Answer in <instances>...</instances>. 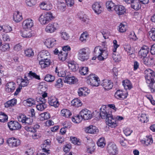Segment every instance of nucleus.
<instances>
[{
    "label": "nucleus",
    "mask_w": 155,
    "mask_h": 155,
    "mask_svg": "<svg viewBox=\"0 0 155 155\" xmlns=\"http://www.w3.org/2000/svg\"><path fill=\"white\" fill-rule=\"evenodd\" d=\"M35 78L38 80H40L39 76L37 75L35 73L30 71L28 74L27 76H25L24 78H21L19 80L21 82L20 85L22 87L27 86L29 83V81Z\"/></svg>",
    "instance_id": "f257e3e1"
},
{
    "label": "nucleus",
    "mask_w": 155,
    "mask_h": 155,
    "mask_svg": "<svg viewBox=\"0 0 155 155\" xmlns=\"http://www.w3.org/2000/svg\"><path fill=\"white\" fill-rule=\"evenodd\" d=\"M94 54L100 61L104 60L107 58L108 56L107 51L99 46H97L95 48Z\"/></svg>",
    "instance_id": "f03ea898"
},
{
    "label": "nucleus",
    "mask_w": 155,
    "mask_h": 155,
    "mask_svg": "<svg viewBox=\"0 0 155 155\" xmlns=\"http://www.w3.org/2000/svg\"><path fill=\"white\" fill-rule=\"evenodd\" d=\"M54 18L55 17L51 12H48L41 15L39 18L38 20L41 25H45Z\"/></svg>",
    "instance_id": "7ed1b4c3"
},
{
    "label": "nucleus",
    "mask_w": 155,
    "mask_h": 155,
    "mask_svg": "<svg viewBox=\"0 0 155 155\" xmlns=\"http://www.w3.org/2000/svg\"><path fill=\"white\" fill-rule=\"evenodd\" d=\"M90 53L89 48H81L78 51V58L82 61H86L89 58Z\"/></svg>",
    "instance_id": "20e7f679"
},
{
    "label": "nucleus",
    "mask_w": 155,
    "mask_h": 155,
    "mask_svg": "<svg viewBox=\"0 0 155 155\" xmlns=\"http://www.w3.org/2000/svg\"><path fill=\"white\" fill-rule=\"evenodd\" d=\"M48 94L47 93H44L41 95V97L38 99L39 104L36 106V108L38 110L43 111L47 107L46 104Z\"/></svg>",
    "instance_id": "39448f33"
},
{
    "label": "nucleus",
    "mask_w": 155,
    "mask_h": 155,
    "mask_svg": "<svg viewBox=\"0 0 155 155\" xmlns=\"http://www.w3.org/2000/svg\"><path fill=\"white\" fill-rule=\"evenodd\" d=\"M145 77L147 84L155 81V76L154 71L150 69L146 70L144 71Z\"/></svg>",
    "instance_id": "423d86ee"
},
{
    "label": "nucleus",
    "mask_w": 155,
    "mask_h": 155,
    "mask_svg": "<svg viewBox=\"0 0 155 155\" xmlns=\"http://www.w3.org/2000/svg\"><path fill=\"white\" fill-rule=\"evenodd\" d=\"M100 82L99 78L94 74H91L87 77V82L91 86L97 87Z\"/></svg>",
    "instance_id": "0eeeda50"
},
{
    "label": "nucleus",
    "mask_w": 155,
    "mask_h": 155,
    "mask_svg": "<svg viewBox=\"0 0 155 155\" xmlns=\"http://www.w3.org/2000/svg\"><path fill=\"white\" fill-rule=\"evenodd\" d=\"M107 150L110 155H115L118 153V149L116 144L113 142L109 143L107 145Z\"/></svg>",
    "instance_id": "6e6552de"
},
{
    "label": "nucleus",
    "mask_w": 155,
    "mask_h": 155,
    "mask_svg": "<svg viewBox=\"0 0 155 155\" xmlns=\"http://www.w3.org/2000/svg\"><path fill=\"white\" fill-rule=\"evenodd\" d=\"M79 114L84 120L90 119L92 117L91 111L86 108L82 109L80 111Z\"/></svg>",
    "instance_id": "1a4fd4ad"
},
{
    "label": "nucleus",
    "mask_w": 155,
    "mask_h": 155,
    "mask_svg": "<svg viewBox=\"0 0 155 155\" xmlns=\"http://www.w3.org/2000/svg\"><path fill=\"white\" fill-rule=\"evenodd\" d=\"M59 27V25L56 23H50L46 26L45 31L47 33H52L55 32Z\"/></svg>",
    "instance_id": "9d476101"
},
{
    "label": "nucleus",
    "mask_w": 155,
    "mask_h": 155,
    "mask_svg": "<svg viewBox=\"0 0 155 155\" xmlns=\"http://www.w3.org/2000/svg\"><path fill=\"white\" fill-rule=\"evenodd\" d=\"M17 119L19 122L26 124L31 125L33 122L32 119L27 117L25 115L23 114H19L18 117Z\"/></svg>",
    "instance_id": "9b49d317"
},
{
    "label": "nucleus",
    "mask_w": 155,
    "mask_h": 155,
    "mask_svg": "<svg viewBox=\"0 0 155 155\" xmlns=\"http://www.w3.org/2000/svg\"><path fill=\"white\" fill-rule=\"evenodd\" d=\"M7 143L9 146L13 147L19 146L21 144V142L18 139L12 137L7 139Z\"/></svg>",
    "instance_id": "f8f14e48"
},
{
    "label": "nucleus",
    "mask_w": 155,
    "mask_h": 155,
    "mask_svg": "<svg viewBox=\"0 0 155 155\" xmlns=\"http://www.w3.org/2000/svg\"><path fill=\"white\" fill-rule=\"evenodd\" d=\"M108 117L106 118L107 124L111 127H114L117 126L116 119L112 114H109Z\"/></svg>",
    "instance_id": "ddd939ff"
},
{
    "label": "nucleus",
    "mask_w": 155,
    "mask_h": 155,
    "mask_svg": "<svg viewBox=\"0 0 155 155\" xmlns=\"http://www.w3.org/2000/svg\"><path fill=\"white\" fill-rule=\"evenodd\" d=\"M149 51V49L146 46L142 47L139 51V56L142 59L148 56V53Z\"/></svg>",
    "instance_id": "4468645a"
},
{
    "label": "nucleus",
    "mask_w": 155,
    "mask_h": 155,
    "mask_svg": "<svg viewBox=\"0 0 155 155\" xmlns=\"http://www.w3.org/2000/svg\"><path fill=\"white\" fill-rule=\"evenodd\" d=\"M33 26V21L30 18L25 20L22 23V26L24 29H31V28Z\"/></svg>",
    "instance_id": "2eb2a0df"
},
{
    "label": "nucleus",
    "mask_w": 155,
    "mask_h": 155,
    "mask_svg": "<svg viewBox=\"0 0 155 155\" xmlns=\"http://www.w3.org/2000/svg\"><path fill=\"white\" fill-rule=\"evenodd\" d=\"M92 8L95 12L97 14H100L103 10L102 4L99 2H94L92 5Z\"/></svg>",
    "instance_id": "dca6fc26"
},
{
    "label": "nucleus",
    "mask_w": 155,
    "mask_h": 155,
    "mask_svg": "<svg viewBox=\"0 0 155 155\" xmlns=\"http://www.w3.org/2000/svg\"><path fill=\"white\" fill-rule=\"evenodd\" d=\"M8 126L11 130H18L21 128V125L17 121H11L8 123Z\"/></svg>",
    "instance_id": "f3484780"
},
{
    "label": "nucleus",
    "mask_w": 155,
    "mask_h": 155,
    "mask_svg": "<svg viewBox=\"0 0 155 155\" xmlns=\"http://www.w3.org/2000/svg\"><path fill=\"white\" fill-rule=\"evenodd\" d=\"M57 44V41L55 38H49L46 39L45 44L48 48H52Z\"/></svg>",
    "instance_id": "a211bd4d"
},
{
    "label": "nucleus",
    "mask_w": 155,
    "mask_h": 155,
    "mask_svg": "<svg viewBox=\"0 0 155 155\" xmlns=\"http://www.w3.org/2000/svg\"><path fill=\"white\" fill-rule=\"evenodd\" d=\"M48 102L49 104L55 108L58 107L60 104L58 99L54 97H49L48 99Z\"/></svg>",
    "instance_id": "6ab92c4d"
},
{
    "label": "nucleus",
    "mask_w": 155,
    "mask_h": 155,
    "mask_svg": "<svg viewBox=\"0 0 155 155\" xmlns=\"http://www.w3.org/2000/svg\"><path fill=\"white\" fill-rule=\"evenodd\" d=\"M128 93L126 91L121 90H118L115 93V97L119 99H124L127 98Z\"/></svg>",
    "instance_id": "aec40b11"
},
{
    "label": "nucleus",
    "mask_w": 155,
    "mask_h": 155,
    "mask_svg": "<svg viewBox=\"0 0 155 155\" xmlns=\"http://www.w3.org/2000/svg\"><path fill=\"white\" fill-rule=\"evenodd\" d=\"M101 86L105 90H109L111 89L113 86V83L108 79L103 80L101 83Z\"/></svg>",
    "instance_id": "412c9836"
},
{
    "label": "nucleus",
    "mask_w": 155,
    "mask_h": 155,
    "mask_svg": "<svg viewBox=\"0 0 155 155\" xmlns=\"http://www.w3.org/2000/svg\"><path fill=\"white\" fill-rule=\"evenodd\" d=\"M41 59L46 60L50 59V54L47 51L43 50L41 51L38 55V59L40 60Z\"/></svg>",
    "instance_id": "4be33fe9"
},
{
    "label": "nucleus",
    "mask_w": 155,
    "mask_h": 155,
    "mask_svg": "<svg viewBox=\"0 0 155 155\" xmlns=\"http://www.w3.org/2000/svg\"><path fill=\"white\" fill-rule=\"evenodd\" d=\"M78 93L79 96L85 97L90 93V91L86 87H81L78 89Z\"/></svg>",
    "instance_id": "5701e85b"
},
{
    "label": "nucleus",
    "mask_w": 155,
    "mask_h": 155,
    "mask_svg": "<svg viewBox=\"0 0 155 155\" xmlns=\"http://www.w3.org/2000/svg\"><path fill=\"white\" fill-rule=\"evenodd\" d=\"M123 47L124 50L129 55L132 54L135 52V50L134 47H131L130 45L128 43L124 45Z\"/></svg>",
    "instance_id": "b1692460"
},
{
    "label": "nucleus",
    "mask_w": 155,
    "mask_h": 155,
    "mask_svg": "<svg viewBox=\"0 0 155 155\" xmlns=\"http://www.w3.org/2000/svg\"><path fill=\"white\" fill-rule=\"evenodd\" d=\"M106 107L105 105H103L100 109V116L102 118H107L109 114H111V112L107 113L106 110Z\"/></svg>",
    "instance_id": "393cba45"
},
{
    "label": "nucleus",
    "mask_w": 155,
    "mask_h": 155,
    "mask_svg": "<svg viewBox=\"0 0 155 155\" xmlns=\"http://www.w3.org/2000/svg\"><path fill=\"white\" fill-rule=\"evenodd\" d=\"M85 130L86 133L91 134H96L99 131L97 127L93 125H90L86 127Z\"/></svg>",
    "instance_id": "a878e982"
},
{
    "label": "nucleus",
    "mask_w": 155,
    "mask_h": 155,
    "mask_svg": "<svg viewBox=\"0 0 155 155\" xmlns=\"http://www.w3.org/2000/svg\"><path fill=\"white\" fill-rule=\"evenodd\" d=\"M114 10L116 13L119 15L124 14L126 12L124 7L122 5H116L114 7Z\"/></svg>",
    "instance_id": "bb28decb"
},
{
    "label": "nucleus",
    "mask_w": 155,
    "mask_h": 155,
    "mask_svg": "<svg viewBox=\"0 0 155 155\" xmlns=\"http://www.w3.org/2000/svg\"><path fill=\"white\" fill-rule=\"evenodd\" d=\"M16 87V84L13 82H10L7 84L6 85V91L7 92H13Z\"/></svg>",
    "instance_id": "cd10ccee"
},
{
    "label": "nucleus",
    "mask_w": 155,
    "mask_h": 155,
    "mask_svg": "<svg viewBox=\"0 0 155 155\" xmlns=\"http://www.w3.org/2000/svg\"><path fill=\"white\" fill-rule=\"evenodd\" d=\"M22 32L21 36L24 38H29L31 37L33 34V31L31 29H25Z\"/></svg>",
    "instance_id": "c85d7f7f"
},
{
    "label": "nucleus",
    "mask_w": 155,
    "mask_h": 155,
    "mask_svg": "<svg viewBox=\"0 0 155 155\" xmlns=\"http://www.w3.org/2000/svg\"><path fill=\"white\" fill-rule=\"evenodd\" d=\"M143 60L144 64L148 66L152 65L154 63L153 58L150 57L149 56L143 58Z\"/></svg>",
    "instance_id": "c756f323"
},
{
    "label": "nucleus",
    "mask_w": 155,
    "mask_h": 155,
    "mask_svg": "<svg viewBox=\"0 0 155 155\" xmlns=\"http://www.w3.org/2000/svg\"><path fill=\"white\" fill-rule=\"evenodd\" d=\"M23 17L22 14L19 11L15 12L13 14V20L16 22H18L22 19Z\"/></svg>",
    "instance_id": "7c9ffc66"
},
{
    "label": "nucleus",
    "mask_w": 155,
    "mask_h": 155,
    "mask_svg": "<svg viewBox=\"0 0 155 155\" xmlns=\"http://www.w3.org/2000/svg\"><path fill=\"white\" fill-rule=\"evenodd\" d=\"M50 144V141L48 139L45 140L42 145V150L44 152L49 153V150L48 149L49 145Z\"/></svg>",
    "instance_id": "2f4dec72"
},
{
    "label": "nucleus",
    "mask_w": 155,
    "mask_h": 155,
    "mask_svg": "<svg viewBox=\"0 0 155 155\" xmlns=\"http://www.w3.org/2000/svg\"><path fill=\"white\" fill-rule=\"evenodd\" d=\"M77 81V79L74 77H69L68 76H66L64 80L65 83L69 84L75 83Z\"/></svg>",
    "instance_id": "473e14b6"
},
{
    "label": "nucleus",
    "mask_w": 155,
    "mask_h": 155,
    "mask_svg": "<svg viewBox=\"0 0 155 155\" xmlns=\"http://www.w3.org/2000/svg\"><path fill=\"white\" fill-rule=\"evenodd\" d=\"M55 74L59 77H64L68 75L66 71H62L60 69L58 68L57 67L55 68Z\"/></svg>",
    "instance_id": "72a5a7b5"
},
{
    "label": "nucleus",
    "mask_w": 155,
    "mask_h": 155,
    "mask_svg": "<svg viewBox=\"0 0 155 155\" xmlns=\"http://www.w3.org/2000/svg\"><path fill=\"white\" fill-rule=\"evenodd\" d=\"M39 60V63L41 68H45L48 67L50 64V59H41Z\"/></svg>",
    "instance_id": "f704fd0d"
},
{
    "label": "nucleus",
    "mask_w": 155,
    "mask_h": 155,
    "mask_svg": "<svg viewBox=\"0 0 155 155\" xmlns=\"http://www.w3.org/2000/svg\"><path fill=\"white\" fill-rule=\"evenodd\" d=\"M122 83L124 89L126 90H130L133 87L131 83L128 80L126 79L123 81Z\"/></svg>",
    "instance_id": "c9c22d12"
},
{
    "label": "nucleus",
    "mask_w": 155,
    "mask_h": 155,
    "mask_svg": "<svg viewBox=\"0 0 155 155\" xmlns=\"http://www.w3.org/2000/svg\"><path fill=\"white\" fill-rule=\"evenodd\" d=\"M153 142L152 138L151 136H146L143 140L142 143L146 146H149L151 145Z\"/></svg>",
    "instance_id": "e433bc0d"
},
{
    "label": "nucleus",
    "mask_w": 155,
    "mask_h": 155,
    "mask_svg": "<svg viewBox=\"0 0 155 155\" xmlns=\"http://www.w3.org/2000/svg\"><path fill=\"white\" fill-rule=\"evenodd\" d=\"M116 5L111 1H108L106 3V7L109 11L114 10V7Z\"/></svg>",
    "instance_id": "4c0bfd02"
},
{
    "label": "nucleus",
    "mask_w": 155,
    "mask_h": 155,
    "mask_svg": "<svg viewBox=\"0 0 155 155\" xmlns=\"http://www.w3.org/2000/svg\"><path fill=\"white\" fill-rule=\"evenodd\" d=\"M23 103L25 106L30 107L35 105V102L34 99L30 98L24 100Z\"/></svg>",
    "instance_id": "58836bf2"
},
{
    "label": "nucleus",
    "mask_w": 155,
    "mask_h": 155,
    "mask_svg": "<svg viewBox=\"0 0 155 155\" xmlns=\"http://www.w3.org/2000/svg\"><path fill=\"white\" fill-rule=\"evenodd\" d=\"M16 99L15 98L12 99L6 102L5 104V106L7 108L12 107L16 104Z\"/></svg>",
    "instance_id": "ea45409f"
},
{
    "label": "nucleus",
    "mask_w": 155,
    "mask_h": 155,
    "mask_svg": "<svg viewBox=\"0 0 155 155\" xmlns=\"http://www.w3.org/2000/svg\"><path fill=\"white\" fill-rule=\"evenodd\" d=\"M127 29V26L126 23H121L118 27V30L120 33H124Z\"/></svg>",
    "instance_id": "a19ab883"
},
{
    "label": "nucleus",
    "mask_w": 155,
    "mask_h": 155,
    "mask_svg": "<svg viewBox=\"0 0 155 155\" xmlns=\"http://www.w3.org/2000/svg\"><path fill=\"white\" fill-rule=\"evenodd\" d=\"M69 68L73 71H75L78 68V66L74 61H71L68 63Z\"/></svg>",
    "instance_id": "79ce46f5"
},
{
    "label": "nucleus",
    "mask_w": 155,
    "mask_h": 155,
    "mask_svg": "<svg viewBox=\"0 0 155 155\" xmlns=\"http://www.w3.org/2000/svg\"><path fill=\"white\" fill-rule=\"evenodd\" d=\"M131 4V8L137 10H138L141 7L139 2L137 0H134Z\"/></svg>",
    "instance_id": "37998d69"
},
{
    "label": "nucleus",
    "mask_w": 155,
    "mask_h": 155,
    "mask_svg": "<svg viewBox=\"0 0 155 155\" xmlns=\"http://www.w3.org/2000/svg\"><path fill=\"white\" fill-rule=\"evenodd\" d=\"M41 8L43 10H48L51 9L52 5L51 4H47L45 2L41 4L40 5Z\"/></svg>",
    "instance_id": "c03bdc74"
},
{
    "label": "nucleus",
    "mask_w": 155,
    "mask_h": 155,
    "mask_svg": "<svg viewBox=\"0 0 155 155\" xmlns=\"http://www.w3.org/2000/svg\"><path fill=\"white\" fill-rule=\"evenodd\" d=\"M71 103L72 105L77 107L81 106L82 104L81 101L78 98H75L72 100Z\"/></svg>",
    "instance_id": "a18cd8bd"
},
{
    "label": "nucleus",
    "mask_w": 155,
    "mask_h": 155,
    "mask_svg": "<svg viewBox=\"0 0 155 155\" xmlns=\"http://www.w3.org/2000/svg\"><path fill=\"white\" fill-rule=\"evenodd\" d=\"M61 114V116L67 118L71 115V112L69 110L66 109L62 110Z\"/></svg>",
    "instance_id": "49530a36"
},
{
    "label": "nucleus",
    "mask_w": 155,
    "mask_h": 155,
    "mask_svg": "<svg viewBox=\"0 0 155 155\" xmlns=\"http://www.w3.org/2000/svg\"><path fill=\"white\" fill-rule=\"evenodd\" d=\"M106 142L104 137H101L98 140L97 143V146L101 148H103L105 145Z\"/></svg>",
    "instance_id": "de8ad7c7"
},
{
    "label": "nucleus",
    "mask_w": 155,
    "mask_h": 155,
    "mask_svg": "<svg viewBox=\"0 0 155 155\" xmlns=\"http://www.w3.org/2000/svg\"><path fill=\"white\" fill-rule=\"evenodd\" d=\"M88 37V34L86 32H84L81 35L79 40L81 42H85L86 41Z\"/></svg>",
    "instance_id": "09e8293b"
},
{
    "label": "nucleus",
    "mask_w": 155,
    "mask_h": 155,
    "mask_svg": "<svg viewBox=\"0 0 155 155\" xmlns=\"http://www.w3.org/2000/svg\"><path fill=\"white\" fill-rule=\"evenodd\" d=\"M68 54L61 51L58 54L59 58L62 61H64L67 59Z\"/></svg>",
    "instance_id": "8fccbe9b"
},
{
    "label": "nucleus",
    "mask_w": 155,
    "mask_h": 155,
    "mask_svg": "<svg viewBox=\"0 0 155 155\" xmlns=\"http://www.w3.org/2000/svg\"><path fill=\"white\" fill-rule=\"evenodd\" d=\"M8 116L4 113L0 112V122L4 123L7 121Z\"/></svg>",
    "instance_id": "3c124183"
},
{
    "label": "nucleus",
    "mask_w": 155,
    "mask_h": 155,
    "mask_svg": "<svg viewBox=\"0 0 155 155\" xmlns=\"http://www.w3.org/2000/svg\"><path fill=\"white\" fill-rule=\"evenodd\" d=\"M139 119V120L143 123H147L149 120L148 116L145 114H142Z\"/></svg>",
    "instance_id": "603ef678"
},
{
    "label": "nucleus",
    "mask_w": 155,
    "mask_h": 155,
    "mask_svg": "<svg viewBox=\"0 0 155 155\" xmlns=\"http://www.w3.org/2000/svg\"><path fill=\"white\" fill-rule=\"evenodd\" d=\"M40 116V120H48L50 118V114L47 112L41 114Z\"/></svg>",
    "instance_id": "864d4df0"
},
{
    "label": "nucleus",
    "mask_w": 155,
    "mask_h": 155,
    "mask_svg": "<svg viewBox=\"0 0 155 155\" xmlns=\"http://www.w3.org/2000/svg\"><path fill=\"white\" fill-rule=\"evenodd\" d=\"M88 72V68L87 67H81L80 68L79 72L81 74L84 75L87 74Z\"/></svg>",
    "instance_id": "5fc2aeb1"
},
{
    "label": "nucleus",
    "mask_w": 155,
    "mask_h": 155,
    "mask_svg": "<svg viewBox=\"0 0 155 155\" xmlns=\"http://www.w3.org/2000/svg\"><path fill=\"white\" fill-rule=\"evenodd\" d=\"M83 119L81 116L78 115L77 116L73 117L72 118V120L73 122L76 123H80Z\"/></svg>",
    "instance_id": "6e6d98bb"
},
{
    "label": "nucleus",
    "mask_w": 155,
    "mask_h": 155,
    "mask_svg": "<svg viewBox=\"0 0 155 155\" xmlns=\"http://www.w3.org/2000/svg\"><path fill=\"white\" fill-rule=\"evenodd\" d=\"M2 30L3 32L8 33L12 31V27L8 25H5L2 26Z\"/></svg>",
    "instance_id": "4d7b16f0"
},
{
    "label": "nucleus",
    "mask_w": 155,
    "mask_h": 155,
    "mask_svg": "<svg viewBox=\"0 0 155 155\" xmlns=\"http://www.w3.org/2000/svg\"><path fill=\"white\" fill-rule=\"evenodd\" d=\"M55 78L54 76L48 74L46 75L44 79L47 81L52 82L54 81Z\"/></svg>",
    "instance_id": "13d9d810"
},
{
    "label": "nucleus",
    "mask_w": 155,
    "mask_h": 155,
    "mask_svg": "<svg viewBox=\"0 0 155 155\" xmlns=\"http://www.w3.org/2000/svg\"><path fill=\"white\" fill-rule=\"evenodd\" d=\"M149 36L154 41H155V28H152L149 32Z\"/></svg>",
    "instance_id": "bf43d9fd"
},
{
    "label": "nucleus",
    "mask_w": 155,
    "mask_h": 155,
    "mask_svg": "<svg viewBox=\"0 0 155 155\" xmlns=\"http://www.w3.org/2000/svg\"><path fill=\"white\" fill-rule=\"evenodd\" d=\"M25 56L28 57L33 56L34 54L33 51L31 48H29L25 50Z\"/></svg>",
    "instance_id": "052dcab7"
},
{
    "label": "nucleus",
    "mask_w": 155,
    "mask_h": 155,
    "mask_svg": "<svg viewBox=\"0 0 155 155\" xmlns=\"http://www.w3.org/2000/svg\"><path fill=\"white\" fill-rule=\"evenodd\" d=\"M66 7V5L64 3L59 2L58 4V9L62 11H64L65 8Z\"/></svg>",
    "instance_id": "680f3d73"
},
{
    "label": "nucleus",
    "mask_w": 155,
    "mask_h": 155,
    "mask_svg": "<svg viewBox=\"0 0 155 155\" xmlns=\"http://www.w3.org/2000/svg\"><path fill=\"white\" fill-rule=\"evenodd\" d=\"M9 45L8 43L3 44L1 47V50L4 51L9 50Z\"/></svg>",
    "instance_id": "e2e57ef3"
},
{
    "label": "nucleus",
    "mask_w": 155,
    "mask_h": 155,
    "mask_svg": "<svg viewBox=\"0 0 155 155\" xmlns=\"http://www.w3.org/2000/svg\"><path fill=\"white\" fill-rule=\"evenodd\" d=\"M60 34L61 38L64 40H67L69 38V36L68 34L65 32H60Z\"/></svg>",
    "instance_id": "0e129e2a"
},
{
    "label": "nucleus",
    "mask_w": 155,
    "mask_h": 155,
    "mask_svg": "<svg viewBox=\"0 0 155 155\" xmlns=\"http://www.w3.org/2000/svg\"><path fill=\"white\" fill-rule=\"evenodd\" d=\"M25 128V130L28 132L32 133H35L36 132V129L31 126H26Z\"/></svg>",
    "instance_id": "69168bd1"
},
{
    "label": "nucleus",
    "mask_w": 155,
    "mask_h": 155,
    "mask_svg": "<svg viewBox=\"0 0 155 155\" xmlns=\"http://www.w3.org/2000/svg\"><path fill=\"white\" fill-rule=\"evenodd\" d=\"M150 84H147L150 87L152 92H155V81L150 83Z\"/></svg>",
    "instance_id": "338daca9"
},
{
    "label": "nucleus",
    "mask_w": 155,
    "mask_h": 155,
    "mask_svg": "<svg viewBox=\"0 0 155 155\" xmlns=\"http://www.w3.org/2000/svg\"><path fill=\"white\" fill-rule=\"evenodd\" d=\"M123 131L126 136H129L130 135L133 131L130 128L126 127L124 128Z\"/></svg>",
    "instance_id": "774afa93"
}]
</instances>
